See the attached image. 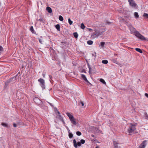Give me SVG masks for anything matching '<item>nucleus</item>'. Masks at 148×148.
Returning a JSON list of instances; mask_svg holds the SVG:
<instances>
[{
	"mask_svg": "<svg viewBox=\"0 0 148 148\" xmlns=\"http://www.w3.org/2000/svg\"><path fill=\"white\" fill-rule=\"evenodd\" d=\"M135 129V126L132 123H130L129 125V127L127 129V132L129 134L132 133Z\"/></svg>",
	"mask_w": 148,
	"mask_h": 148,
	"instance_id": "obj_1",
	"label": "nucleus"
},
{
	"mask_svg": "<svg viewBox=\"0 0 148 148\" xmlns=\"http://www.w3.org/2000/svg\"><path fill=\"white\" fill-rule=\"evenodd\" d=\"M135 35L138 38L142 40H146L145 37L141 35L138 31H134Z\"/></svg>",
	"mask_w": 148,
	"mask_h": 148,
	"instance_id": "obj_2",
	"label": "nucleus"
},
{
	"mask_svg": "<svg viewBox=\"0 0 148 148\" xmlns=\"http://www.w3.org/2000/svg\"><path fill=\"white\" fill-rule=\"evenodd\" d=\"M105 30H103L101 29L96 30L93 34L94 35L99 36L102 35Z\"/></svg>",
	"mask_w": 148,
	"mask_h": 148,
	"instance_id": "obj_3",
	"label": "nucleus"
},
{
	"mask_svg": "<svg viewBox=\"0 0 148 148\" xmlns=\"http://www.w3.org/2000/svg\"><path fill=\"white\" fill-rule=\"evenodd\" d=\"M57 110V112L58 114H56L57 116L56 118L58 119L60 121H62L64 124H65V122L64 121L63 118L62 116L60 114V112L58 111L57 109H56Z\"/></svg>",
	"mask_w": 148,
	"mask_h": 148,
	"instance_id": "obj_4",
	"label": "nucleus"
},
{
	"mask_svg": "<svg viewBox=\"0 0 148 148\" xmlns=\"http://www.w3.org/2000/svg\"><path fill=\"white\" fill-rule=\"evenodd\" d=\"M38 81L40 83V85L42 88H45V81L43 79L40 78L38 79Z\"/></svg>",
	"mask_w": 148,
	"mask_h": 148,
	"instance_id": "obj_5",
	"label": "nucleus"
},
{
	"mask_svg": "<svg viewBox=\"0 0 148 148\" xmlns=\"http://www.w3.org/2000/svg\"><path fill=\"white\" fill-rule=\"evenodd\" d=\"M147 141H143L139 146V148H145L146 145V142Z\"/></svg>",
	"mask_w": 148,
	"mask_h": 148,
	"instance_id": "obj_6",
	"label": "nucleus"
},
{
	"mask_svg": "<svg viewBox=\"0 0 148 148\" xmlns=\"http://www.w3.org/2000/svg\"><path fill=\"white\" fill-rule=\"evenodd\" d=\"M18 74H17L16 75H15L14 77L10 78L8 80L10 82V83H13L16 80V78L17 77Z\"/></svg>",
	"mask_w": 148,
	"mask_h": 148,
	"instance_id": "obj_7",
	"label": "nucleus"
},
{
	"mask_svg": "<svg viewBox=\"0 0 148 148\" xmlns=\"http://www.w3.org/2000/svg\"><path fill=\"white\" fill-rule=\"evenodd\" d=\"M130 4L132 7H135L136 5V3H135L133 0H128Z\"/></svg>",
	"mask_w": 148,
	"mask_h": 148,
	"instance_id": "obj_8",
	"label": "nucleus"
},
{
	"mask_svg": "<svg viewBox=\"0 0 148 148\" xmlns=\"http://www.w3.org/2000/svg\"><path fill=\"white\" fill-rule=\"evenodd\" d=\"M113 143L114 145V147L113 148H119L118 147V144L119 143L118 142L116 141H114Z\"/></svg>",
	"mask_w": 148,
	"mask_h": 148,
	"instance_id": "obj_9",
	"label": "nucleus"
},
{
	"mask_svg": "<svg viewBox=\"0 0 148 148\" xmlns=\"http://www.w3.org/2000/svg\"><path fill=\"white\" fill-rule=\"evenodd\" d=\"M81 77L85 81L88 83H89L85 75H84V74H81Z\"/></svg>",
	"mask_w": 148,
	"mask_h": 148,
	"instance_id": "obj_10",
	"label": "nucleus"
},
{
	"mask_svg": "<svg viewBox=\"0 0 148 148\" xmlns=\"http://www.w3.org/2000/svg\"><path fill=\"white\" fill-rule=\"evenodd\" d=\"M70 120L71 123L73 124L74 125H76V122L74 117L72 118L71 119H70Z\"/></svg>",
	"mask_w": 148,
	"mask_h": 148,
	"instance_id": "obj_11",
	"label": "nucleus"
},
{
	"mask_svg": "<svg viewBox=\"0 0 148 148\" xmlns=\"http://www.w3.org/2000/svg\"><path fill=\"white\" fill-rule=\"evenodd\" d=\"M46 10L49 13H50L52 12V10L51 8L49 7H47L46 8Z\"/></svg>",
	"mask_w": 148,
	"mask_h": 148,
	"instance_id": "obj_12",
	"label": "nucleus"
},
{
	"mask_svg": "<svg viewBox=\"0 0 148 148\" xmlns=\"http://www.w3.org/2000/svg\"><path fill=\"white\" fill-rule=\"evenodd\" d=\"M66 114H67V116L69 117L70 119H71L72 118H73L74 117L71 114L69 113H66Z\"/></svg>",
	"mask_w": 148,
	"mask_h": 148,
	"instance_id": "obj_13",
	"label": "nucleus"
},
{
	"mask_svg": "<svg viewBox=\"0 0 148 148\" xmlns=\"http://www.w3.org/2000/svg\"><path fill=\"white\" fill-rule=\"evenodd\" d=\"M74 146L75 148H77V142L75 139L73 140Z\"/></svg>",
	"mask_w": 148,
	"mask_h": 148,
	"instance_id": "obj_14",
	"label": "nucleus"
},
{
	"mask_svg": "<svg viewBox=\"0 0 148 148\" xmlns=\"http://www.w3.org/2000/svg\"><path fill=\"white\" fill-rule=\"evenodd\" d=\"M34 101L36 103H38V102L39 101H40V99L36 97L34 99Z\"/></svg>",
	"mask_w": 148,
	"mask_h": 148,
	"instance_id": "obj_15",
	"label": "nucleus"
},
{
	"mask_svg": "<svg viewBox=\"0 0 148 148\" xmlns=\"http://www.w3.org/2000/svg\"><path fill=\"white\" fill-rule=\"evenodd\" d=\"M87 65H88V68L89 69V73H90V72H92V69L91 68V67L89 63H87Z\"/></svg>",
	"mask_w": 148,
	"mask_h": 148,
	"instance_id": "obj_16",
	"label": "nucleus"
},
{
	"mask_svg": "<svg viewBox=\"0 0 148 148\" xmlns=\"http://www.w3.org/2000/svg\"><path fill=\"white\" fill-rule=\"evenodd\" d=\"M73 35L74 37L75 38H77L78 37V34L77 32H75L73 33Z\"/></svg>",
	"mask_w": 148,
	"mask_h": 148,
	"instance_id": "obj_17",
	"label": "nucleus"
},
{
	"mask_svg": "<svg viewBox=\"0 0 148 148\" xmlns=\"http://www.w3.org/2000/svg\"><path fill=\"white\" fill-rule=\"evenodd\" d=\"M87 43L89 45H92L93 43V41L91 40H88L87 42Z\"/></svg>",
	"mask_w": 148,
	"mask_h": 148,
	"instance_id": "obj_18",
	"label": "nucleus"
},
{
	"mask_svg": "<svg viewBox=\"0 0 148 148\" xmlns=\"http://www.w3.org/2000/svg\"><path fill=\"white\" fill-rule=\"evenodd\" d=\"M135 49L136 51L140 52V53H142V52H142V51L141 50V49L139 48H136Z\"/></svg>",
	"mask_w": 148,
	"mask_h": 148,
	"instance_id": "obj_19",
	"label": "nucleus"
},
{
	"mask_svg": "<svg viewBox=\"0 0 148 148\" xmlns=\"http://www.w3.org/2000/svg\"><path fill=\"white\" fill-rule=\"evenodd\" d=\"M102 62L104 64H106L108 63V61L107 60H102Z\"/></svg>",
	"mask_w": 148,
	"mask_h": 148,
	"instance_id": "obj_20",
	"label": "nucleus"
},
{
	"mask_svg": "<svg viewBox=\"0 0 148 148\" xmlns=\"http://www.w3.org/2000/svg\"><path fill=\"white\" fill-rule=\"evenodd\" d=\"M79 105L82 107H83L84 106V103L82 101H80L79 102Z\"/></svg>",
	"mask_w": 148,
	"mask_h": 148,
	"instance_id": "obj_21",
	"label": "nucleus"
},
{
	"mask_svg": "<svg viewBox=\"0 0 148 148\" xmlns=\"http://www.w3.org/2000/svg\"><path fill=\"white\" fill-rule=\"evenodd\" d=\"M143 16L145 18H148V14L144 13L143 15Z\"/></svg>",
	"mask_w": 148,
	"mask_h": 148,
	"instance_id": "obj_22",
	"label": "nucleus"
},
{
	"mask_svg": "<svg viewBox=\"0 0 148 148\" xmlns=\"http://www.w3.org/2000/svg\"><path fill=\"white\" fill-rule=\"evenodd\" d=\"M30 30L33 34H36V32L34 31V28H30Z\"/></svg>",
	"mask_w": 148,
	"mask_h": 148,
	"instance_id": "obj_23",
	"label": "nucleus"
},
{
	"mask_svg": "<svg viewBox=\"0 0 148 148\" xmlns=\"http://www.w3.org/2000/svg\"><path fill=\"white\" fill-rule=\"evenodd\" d=\"M100 81L104 84H106V82L103 79H100Z\"/></svg>",
	"mask_w": 148,
	"mask_h": 148,
	"instance_id": "obj_24",
	"label": "nucleus"
},
{
	"mask_svg": "<svg viewBox=\"0 0 148 148\" xmlns=\"http://www.w3.org/2000/svg\"><path fill=\"white\" fill-rule=\"evenodd\" d=\"M135 28H130V31L132 33H134V31H136L135 30Z\"/></svg>",
	"mask_w": 148,
	"mask_h": 148,
	"instance_id": "obj_25",
	"label": "nucleus"
},
{
	"mask_svg": "<svg viewBox=\"0 0 148 148\" xmlns=\"http://www.w3.org/2000/svg\"><path fill=\"white\" fill-rule=\"evenodd\" d=\"M3 51V47L1 46H0V55H1V53H2Z\"/></svg>",
	"mask_w": 148,
	"mask_h": 148,
	"instance_id": "obj_26",
	"label": "nucleus"
},
{
	"mask_svg": "<svg viewBox=\"0 0 148 148\" xmlns=\"http://www.w3.org/2000/svg\"><path fill=\"white\" fill-rule=\"evenodd\" d=\"M134 16L136 18L138 17L139 16L137 12H135L134 13Z\"/></svg>",
	"mask_w": 148,
	"mask_h": 148,
	"instance_id": "obj_27",
	"label": "nucleus"
},
{
	"mask_svg": "<svg viewBox=\"0 0 148 148\" xmlns=\"http://www.w3.org/2000/svg\"><path fill=\"white\" fill-rule=\"evenodd\" d=\"M10 83V82L8 80L6 82H5V87H6Z\"/></svg>",
	"mask_w": 148,
	"mask_h": 148,
	"instance_id": "obj_28",
	"label": "nucleus"
},
{
	"mask_svg": "<svg viewBox=\"0 0 148 148\" xmlns=\"http://www.w3.org/2000/svg\"><path fill=\"white\" fill-rule=\"evenodd\" d=\"M1 125L5 127H7L8 126V124L6 123H3L1 124Z\"/></svg>",
	"mask_w": 148,
	"mask_h": 148,
	"instance_id": "obj_29",
	"label": "nucleus"
},
{
	"mask_svg": "<svg viewBox=\"0 0 148 148\" xmlns=\"http://www.w3.org/2000/svg\"><path fill=\"white\" fill-rule=\"evenodd\" d=\"M59 19L60 21H62L64 20L63 17L61 16H59Z\"/></svg>",
	"mask_w": 148,
	"mask_h": 148,
	"instance_id": "obj_30",
	"label": "nucleus"
},
{
	"mask_svg": "<svg viewBox=\"0 0 148 148\" xmlns=\"http://www.w3.org/2000/svg\"><path fill=\"white\" fill-rule=\"evenodd\" d=\"M68 22L69 23L70 25H71L73 23V21L71 20L70 18H69L68 19Z\"/></svg>",
	"mask_w": 148,
	"mask_h": 148,
	"instance_id": "obj_31",
	"label": "nucleus"
},
{
	"mask_svg": "<svg viewBox=\"0 0 148 148\" xmlns=\"http://www.w3.org/2000/svg\"><path fill=\"white\" fill-rule=\"evenodd\" d=\"M69 133V138H72L73 137V134H72L70 133V132Z\"/></svg>",
	"mask_w": 148,
	"mask_h": 148,
	"instance_id": "obj_32",
	"label": "nucleus"
},
{
	"mask_svg": "<svg viewBox=\"0 0 148 148\" xmlns=\"http://www.w3.org/2000/svg\"><path fill=\"white\" fill-rule=\"evenodd\" d=\"M76 134L79 136H80L81 135L82 133H81L79 131L77 132L76 133Z\"/></svg>",
	"mask_w": 148,
	"mask_h": 148,
	"instance_id": "obj_33",
	"label": "nucleus"
},
{
	"mask_svg": "<svg viewBox=\"0 0 148 148\" xmlns=\"http://www.w3.org/2000/svg\"><path fill=\"white\" fill-rule=\"evenodd\" d=\"M102 47H103L104 46V45L105 44V42H101L100 43Z\"/></svg>",
	"mask_w": 148,
	"mask_h": 148,
	"instance_id": "obj_34",
	"label": "nucleus"
},
{
	"mask_svg": "<svg viewBox=\"0 0 148 148\" xmlns=\"http://www.w3.org/2000/svg\"><path fill=\"white\" fill-rule=\"evenodd\" d=\"M80 143L81 144H84L85 143V140L83 139H81L80 140Z\"/></svg>",
	"mask_w": 148,
	"mask_h": 148,
	"instance_id": "obj_35",
	"label": "nucleus"
},
{
	"mask_svg": "<svg viewBox=\"0 0 148 148\" xmlns=\"http://www.w3.org/2000/svg\"><path fill=\"white\" fill-rule=\"evenodd\" d=\"M38 21L41 22H44V19L42 18H40L39 20Z\"/></svg>",
	"mask_w": 148,
	"mask_h": 148,
	"instance_id": "obj_36",
	"label": "nucleus"
},
{
	"mask_svg": "<svg viewBox=\"0 0 148 148\" xmlns=\"http://www.w3.org/2000/svg\"><path fill=\"white\" fill-rule=\"evenodd\" d=\"M80 28H85V27L83 23H82L81 25Z\"/></svg>",
	"mask_w": 148,
	"mask_h": 148,
	"instance_id": "obj_37",
	"label": "nucleus"
},
{
	"mask_svg": "<svg viewBox=\"0 0 148 148\" xmlns=\"http://www.w3.org/2000/svg\"><path fill=\"white\" fill-rule=\"evenodd\" d=\"M77 146L78 145L79 146H80L81 145V143L80 142H78L77 143Z\"/></svg>",
	"mask_w": 148,
	"mask_h": 148,
	"instance_id": "obj_38",
	"label": "nucleus"
},
{
	"mask_svg": "<svg viewBox=\"0 0 148 148\" xmlns=\"http://www.w3.org/2000/svg\"><path fill=\"white\" fill-rule=\"evenodd\" d=\"M60 25L58 24L56 25L55 26L56 28H60Z\"/></svg>",
	"mask_w": 148,
	"mask_h": 148,
	"instance_id": "obj_39",
	"label": "nucleus"
},
{
	"mask_svg": "<svg viewBox=\"0 0 148 148\" xmlns=\"http://www.w3.org/2000/svg\"><path fill=\"white\" fill-rule=\"evenodd\" d=\"M92 55L93 56H94V57L95 58L96 57V53L95 52L94 53V54H92Z\"/></svg>",
	"mask_w": 148,
	"mask_h": 148,
	"instance_id": "obj_40",
	"label": "nucleus"
},
{
	"mask_svg": "<svg viewBox=\"0 0 148 148\" xmlns=\"http://www.w3.org/2000/svg\"><path fill=\"white\" fill-rule=\"evenodd\" d=\"M38 40L39 42L41 43L42 44V40L40 38H39Z\"/></svg>",
	"mask_w": 148,
	"mask_h": 148,
	"instance_id": "obj_41",
	"label": "nucleus"
},
{
	"mask_svg": "<svg viewBox=\"0 0 148 148\" xmlns=\"http://www.w3.org/2000/svg\"><path fill=\"white\" fill-rule=\"evenodd\" d=\"M66 129L68 131V132L69 133L70 132V130H69V128H68V127H66Z\"/></svg>",
	"mask_w": 148,
	"mask_h": 148,
	"instance_id": "obj_42",
	"label": "nucleus"
},
{
	"mask_svg": "<svg viewBox=\"0 0 148 148\" xmlns=\"http://www.w3.org/2000/svg\"><path fill=\"white\" fill-rule=\"evenodd\" d=\"M145 96L147 97L148 98V94L147 93H145Z\"/></svg>",
	"mask_w": 148,
	"mask_h": 148,
	"instance_id": "obj_43",
	"label": "nucleus"
},
{
	"mask_svg": "<svg viewBox=\"0 0 148 148\" xmlns=\"http://www.w3.org/2000/svg\"><path fill=\"white\" fill-rule=\"evenodd\" d=\"M13 126L14 127H16V124H15V123H13Z\"/></svg>",
	"mask_w": 148,
	"mask_h": 148,
	"instance_id": "obj_44",
	"label": "nucleus"
},
{
	"mask_svg": "<svg viewBox=\"0 0 148 148\" xmlns=\"http://www.w3.org/2000/svg\"><path fill=\"white\" fill-rule=\"evenodd\" d=\"M106 23L108 24H111V23H110V22H108L107 21H106Z\"/></svg>",
	"mask_w": 148,
	"mask_h": 148,
	"instance_id": "obj_45",
	"label": "nucleus"
},
{
	"mask_svg": "<svg viewBox=\"0 0 148 148\" xmlns=\"http://www.w3.org/2000/svg\"><path fill=\"white\" fill-rule=\"evenodd\" d=\"M49 77L50 79H51L52 78V76L51 75H49Z\"/></svg>",
	"mask_w": 148,
	"mask_h": 148,
	"instance_id": "obj_46",
	"label": "nucleus"
},
{
	"mask_svg": "<svg viewBox=\"0 0 148 148\" xmlns=\"http://www.w3.org/2000/svg\"><path fill=\"white\" fill-rule=\"evenodd\" d=\"M88 29H89V30L90 31L92 30V29H91V28H88Z\"/></svg>",
	"mask_w": 148,
	"mask_h": 148,
	"instance_id": "obj_47",
	"label": "nucleus"
},
{
	"mask_svg": "<svg viewBox=\"0 0 148 148\" xmlns=\"http://www.w3.org/2000/svg\"><path fill=\"white\" fill-rule=\"evenodd\" d=\"M56 29H57V30L58 31H60V28H56Z\"/></svg>",
	"mask_w": 148,
	"mask_h": 148,
	"instance_id": "obj_48",
	"label": "nucleus"
},
{
	"mask_svg": "<svg viewBox=\"0 0 148 148\" xmlns=\"http://www.w3.org/2000/svg\"><path fill=\"white\" fill-rule=\"evenodd\" d=\"M91 136L92 137H94L95 136L93 134H92L91 135Z\"/></svg>",
	"mask_w": 148,
	"mask_h": 148,
	"instance_id": "obj_49",
	"label": "nucleus"
},
{
	"mask_svg": "<svg viewBox=\"0 0 148 148\" xmlns=\"http://www.w3.org/2000/svg\"><path fill=\"white\" fill-rule=\"evenodd\" d=\"M128 27L129 28H131V27H132L131 25H130V26H129Z\"/></svg>",
	"mask_w": 148,
	"mask_h": 148,
	"instance_id": "obj_50",
	"label": "nucleus"
},
{
	"mask_svg": "<svg viewBox=\"0 0 148 148\" xmlns=\"http://www.w3.org/2000/svg\"><path fill=\"white\" fill-rule=\"evenodd\" d=\"M84 71H82V72H84V73H86V71H84Z\"/></svg>",
	"mask_w": 148,
	"mask_h": 148,
	"instance_id": "obj_51",
	"label": "nucleus"
},
{
	"mask_svg": "<svg viewBox=\"0 0 148 148\" xmlns=\"http://www.w3.org/2000/svg\"><path fill=\"white\" fill-rule=\"evenodd\" d=\"M30 28H33V27L32 26H31Z\"/></svg>",
	"mask_w": 148,
	"mask_h": 148,
	"instance_id": "obj_52",
	"label": "nucleus"
},
{
	"mask_svg": "<svg viewBox=\"0 0 148 148\" xmlns=\"http://www.w3.org/2000/svg\"><path fill=\"white\" fill-rule=\"evenodd\" d=\"M96 148H99V147H96Z\"/></svg>",
	"mask_w": 148,
	"mask_h": 148,
	"instance_id": "obj_53",
	"label": "nucleus"
},
{
	"mask_svg": "<svg viewBox=\"0 0 148 148\" xmlns=\"http://www.w3.org/2000/svg\"><path fill=\"white\" fill-rule=\"evenodd\" d=\"M50 105H51V103H49Z\"/></svg>",
	"mask_w": 148,
	"mask_h": 148,
	"instance_id": "obj_54",
	"label": "nucleus"
},
{
	"mask_svg": "<svg viewBox=\"0 0 148 148\" xmlns=\"http://www.w3.org/2000/svg\"><path fill=\"white\" fill-rule=\"evenodd\" d=\"M105 26H103V27H105Z\"/></svg>",
	"mask_w": 148,
	"mask_h": 148,
	"instance_id": "obj_55",
	"label": "nucleus"
},
{
	"mask_svg": "<svg viewBox=\"0 0 148 148\" xmlns=\"http://www.w3.org/2000/svg\"><path fill=\"white\" fill-rule=\"evenodd\" d=\"M82 29H84V28H82Z\"/></svg>",
	"mask_w": 148,
	"mask_h": 148,
	"instance_id": "obj_56",
	"label": "nucleus"
}]
</instances>
